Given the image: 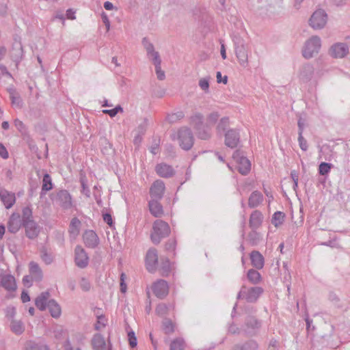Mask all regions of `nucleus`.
Here are the masks:
<instances>
[{"instance_id":"obj_1","label":"nucleus","mask_w":350,"mask_h":350,"mask_svg":"<svg viewBox=\"0 0 350 350\" xmlns=\"http://www.w3.org/2000/svg\"><path fill=\"white\" fill-rule=\"evenodd\" d=\"M170 231V227L167 222L161 219L156 220L153 224L150 234L152 243L159 244L163 239L169 236Z\"/></svg>"},{"instance_id":"obj_2","label":"nucleus","mask_w":350,"mask_h":350,"mask_svg":"<svg viewBox=\"0 0 350 350\" xmlns=\"http://www.w3.org/2000/svg\"><path fill=\"white\" fill-rule=\"evenodd\" d=\"M235 53L240 64L245 66L248 62L247 49L245 41L239 36L234 35L232 38Z\"/></svg>"},{"instance_id":"obj_3","label":"nucleus","mask_w":350,"mask_h":350,"mask_svg":"<svg viewBox=\"0 0 350 350\" xmlns=\"http://www.w3.org/2000/svg\"><path fill=\"white\" fill-rule=\"evenodd\" d=\"M51 200L63 209L67 210L72 207V198L66 189H60L51 194Z\"/></svg>"},{"instance_id":"obj_4","label":"nucleus","mask_w":350,"mask_h":350,"mask_svg":"<svg viewBox=\"0 0 350 350\" xmlns=\"http://www.w3.org/2000/svg\"><path fill=\"white\" fill-rule=\"evenodd\" d=\"M262 325L261 321L254 316H248L245 320L243 325V333L248 336H253L257 334Z\"/></svg>"},{"instance_id":"obj_5","label":"nucleus","mask_w":350,"mask_h":350,"mask_svg":"<svg viewBox=\"0 0 350 350\" xmlns=\"http://www.w3.org/2000/svg\"><path fill=\"white\" fill-rule=\"evenodd\" d=\"M321 39L314 36L311 37L305 44L303 50V56L306 59H310L316 53H318L321 48Z\"/></svg>"},{"instance_id":"obj_6","label":"nucleus","mask_w":350,"mask_h":350,"mask_svg":"<svg viewBox=\"0 0 350 350\" xmlns=\"http://www.w3.org/2000/svg\"><path fill=\"white\" fill-rule=\"evenodd\" d=\"M180 146L185 150L191 148L193 144V136L190 129L187 127L181 128L178 133Z\"/></svg>"},{"instance_id":"obj_7","label":"nucleus","mask_w":350,"mask_h":350,"mask_svg":"<svg viewBox=\"0 0 350 350\" xmlns=\"http://www.w3.org/2000/svg\"><path fill=\"white\" fill-rule=\"evenodd\" d=\"M310 25L314 29H322L327 23V14L323 10L315 11L309 20Z\"/></svg>"},{"instance_id":"obj_8","label":"nucleus","mask_w":350,"mask_h":350,"mask_svg":"<svg viewBox=\"0 0 350 350\" xmlns=\"http://www.w3.org/2000/svg\"><path fill=\"white\" fill-rule=\"evenodd\" d=\"M158 264L157 251L154 248L148 250L146 256V265L147 270L152 273L156 271Z\"/></svg>"},{"instance_id":"obj_9","label":"nucleus","mask_w":350,"mask_h":350,"mask_svg":"<svg viewBox=\"0 0 350 350\" xmlns=\"http://www.w3.org/2000/svg\"><path fill=\"white\" fill-rule=\"evenodd\" d=\"M152 291L157 297L163 299L167 295L169 292L167 282L164 280H157L152 286Z\"/></svg>"},{"instance_id":"obj_10","label":"nucleus","mask_w":350,"mask_h":350,"mask_svg":"<svg viewBox=\"0 0 350 350\" xmlns=\"http://www.w3.org/2000/svg\"><path fill=\"white\" fill-rule=\"evenodd\" d=\"M165 189V187L163 180H155L150 189L151 199L161 200L163 196Z\"/></svg>"},{"instance_id":"obj_11","label":"nucleus","mask_w":350,"mask_h":350,"mask_svg":"<svg viewBox=\"0 0 350 350\" xmlns=\"http://www.w3.org/2000/svg\"><path fill=\"white\" fill-rule=\"evenodd\" d=\"M240 141V135L236 129H229L225 133V145L229 148H236Z\"/></svg>"},{"instance_id":"obj_12","label":"nucleus","mask_w":350,"mask_h":350,"mask_svg":"<svg viewBox=\"0 0 350 350\" xmlns=\"http://www.w3.org/2000/svg\"><path fill=\"white\" fill-rule=\"evenodd\" d=\"M75 262L76 265L82 269L86 267L88 265L89 258L85 250L81 246L78 245L75 247Z\"/></svg>"},{"instance_id":"obj_13","label":"nucleus","mask_w":350,"mask_h":350,"mask_svg":"<svg viewBox=\"0 0 350 350\" xmlns=\"http://www.w3.org/2000/svg\"><path fill=\"white\" fill-rule=\"evenodd\" d=\"M349 52V47L345 43L338 42L332 46L329 53L335 58H342Z\"/></svg>"},{"instance_id":"obj_14","label":"nucleus","mask_w":350,"mask_h":350,"mask_svg":"<svg viewBox=\"0 0 350 350\" xmlns=\"http://www.w3.org/2000/svg\"><path fill=\"white\" fill-rule=\"evenodd\" d=\"M10 55L17 68L23 56V46L20 42H15L13 43L12 49L10 52Z\"/></svg>"},{"instance_id":"obj_15","label":"nucleus","mask_w":350,"mask_h":350,"mask_svg":"<svg viewBox=\"0 0 350 350\" xmlns=\"http://www.w3.org/2000/svg\"><path fill=\"white\" fill-rule=\"evenodd\" d=\"M23 226V221L18 213H13L8 221V229L11 233H16L21 227Z\"/></svg>"},{"instance_id":"obj_16","label":"nucleus","mask_w":350,"mask_h":350,"mask_svg":"<svg viewBox=\"0 0 350 350\" xmlns=\"http://www.w3.org/2000/svg\"><path fill=\"white\" fill-rule=\"evenodd\" d=\"M155 171L159 176L165 178H171L175 174L173 167L164 163L157 164L155 167Z\"/></svg>"},{"instance_id":"obj_17","label":"nucleus","mask_w":350,"mask_h":350,"mask_svg":"<svg viewBox=\"0 0 350 350\" xmlns=\"http://www.w3.org/2000/svg\"><path fill=\"white\" fill-rule=\"evenodd\" d=\"M83 238L85 246L90 248H95L99 243V239L93 230H86Z\"/></svg>"},{"instance_id":"obj_18","label":"nucleus","mask_w":350,"mask_h":350,"mask_svg":"<svg viewBox=\"0 0 350 350\" xmlns=\"http://www.w3.org/2000/svg\"><path fill=\"white\" fill-rule=\"evenodd\" d=\"M0 199L7 209L12 207L16 202L15 194L5 189H0Z\"/></svg>"},{"instance_id":"obj_19","label":"nucleus","mask_w":350,"mask_h":350,"mask_svg":"<svg viewBox=\"0 0 350 350\" xmlns=\"http://www.w3.org/2000/svg\"><path fill=\"white\" fill-rule=\"evenodd\" d=\"M262 293L263 289L260 286H254L250 288L245 286V300L250 303L256 302Z\"/></svg>"},{"instance_id":"obj_20","label":"nucleus","mask_w":350,"mask_h":350,"mask_svg":"<svg viewBox=\"0 0 350 350\" xmlns=\"http://www.w3.org/2000/svg\"><path fill=\"white\" fill-rule=\"evenodd\" d=\"M23 226L25 228L26 235L28 238L35 239L39 234V227L34 220L24 223Z\"/></svg>"},{"instance_id":"obj_21","label":"nucleus","mask_w":350,"mask_h":350,"mask_svg":"<svg viewBox=\"0 0 350 350\" xmlns=\"http://www.w3.org/2000/svg\"><path fill=\"white\" fill-rule=\"evenodd\" d=\"M29 270L33 280L36 282H40L42 280L43 273L42 269L37 262L31 261L29 264Z\"/></svg>"},{"instance_id":"obj_22","label":"nucleus","mask_w":350,"mask_h":350,"mask_svg":"<svg viewBox=\"0 0 350 350\" xmlns=\"http://www.w3.org/2000/svg\"><path fill=\"white\" fill-rule=\"evenodd\" d=\"M263 220L262 214L259 211H254L250 217L249 225L252 230L258 229L262 224Z\"/></svg>"},{"instance_id":"obj_23","label":"nucleus","mask_w":350,"mask_h":350,"mask_svg":"<svg viewBox=\"0 0 350 350\" xmlns=\"http://www.w3.org/2000/svg\"><path fill=\"white\" fill-rule=\"evenodd\" d=\"M160 200L151 199L148 202V206L150 213L156 217H161L163 215V209Z\"/></svg>"},{"instance_id":"obj_24","label":"nucleus","mask_w":350,"mask_h":350,"mask_svg":"<svg viewBox=\"0 0 350 350\" xmlns=\"http://www.w3.org/2000/svg\"><path fill=\"white\" fill-rule=\"evenodd\" d=\"M50 293L49 291L41 293L35 300V305L40 310L44 311L48 306V301L50 300Z\"/></svg>"},{"instance_id":"obj_25","label":"nucleus","mask_w":350,"mask_h":350,"mask_svg":"<svg viewBox=\"0 0 350 350\" xmlns=\"http://www.w3.org/2000/svg\"><path fill=\"white\" fill-rule=\"evenodd\" d=\"M1 284L8 291H15L16 289L15 278L12 275H3L1 280Z\"/></svg>"},{"instance_id":"obj_26","label":"nucleus","mask_w":350,"mask_h":350,"mask_svg":"<svg viewBox=\"0 0 350 350\" xmlns=\"http://www.w3.org/2000/svg\"><path fill=\"white\" fill-rule=\"evenodd\" d=\"M314 68L309 64H304L301 66L299 71V79L303 82L309 81L313 75Z\"/></svg>"},{"instance_id":"obj_27","label":"nucleus","mask_w":350,"mask_h":350,"mask_svg":"<svg viewBox=\"0 0 350 350\" xmlns=\"http://www.w3.org/2000/svg\"><path fill=\"white\" fill-rule=\"evenodd\" d=\"M12 105L14 107L21 109L23 107V101L20 94L14 88L8 90Z\"/></svg>"},{"instance_id":"obj_28","label":"nucleus","mask_w":350,"mask_h":350,"mask_svg":"<svg viewBox=\"0 0 350 350\" xmlns=\"http://www.w3.org/2000/svg\"><path fill=\"white\" fill-rule=\"evenodd\" d=\"M251 262L253 267L257 269H261L265 264L263 256L258 251H252L250 253Z\"/></svg>"},{"instance_id":"obj_29","label":"nucleus","mask_w":350,"mask_h":350,"mask_svg":"<svg viewBox=\"0 0 350 350\" xmlns=\"http://www.w3.org/2000/svg\"><path fill=\"white\" fill-rule=\"evenodd\" d=\"M91 345L94 350H106V342L100 334H96L93 336Z\"/></svg>"},{"instance_id":"obj_30","label":"nucleus","mask_w":350,"mask_h":350,"mask_svg":"<svg viewBox=\"0 0 350 350\" xmlns=\"http://www.w3.org/2000/svg\"><path fill=\"white\" fill-rule=\"evenodd\" d=\"M232 350H258V345L255 340H249L244 343L234 345Z\"/></svg>"},{"instance_id":"obj_31","label":"nucleus","mask_w":350,"mask_h":350,"mask_svg":"<svg viewBox=\"0 0 350 350\" xmlns=\"http://www.w3.org/2000/svg\"><path fill=\"white\" fill-rule=\"evenodd\" d=\"M46 308H48L51 315L53 318L57 319L61 315V307L55 299H50L48 301V306Z\"/></svg>"},{"instance_id":"obj_32","label":"nucleus","mask_w":350,"mask_h":350,"mask_svg":"<svg viewBox=\"0 0 350 350\" xmlns=\"http://www.w3.org/2000/svg\"><path fill=\"white\" fill-rule=\"evenodd\" d=\"M263 196L260 192L255 191L252 192L248 200V205L250 208L258 206L262 201Z\"/></svg>"},{"instance_id":"obj_33","label":"nucleus","mask_w":350,"mask_h":350,"mask_svg":"<svg viewBox=\"0 0 350 350\" xmlns=\"http://www.w3.org/2000/svg\"><path fill=\"white\" fill-rule=\"evenodd\" d=\"M155 58L152 59L153 64L155 66V71L157 76L158 79L163 80L165 77V72L161 70V59L160 58V55L159 53H155Z\"/></svg>"},{"instance_id":"obj_34","label":"nucleus","mask_w":350,"mask_h":350,"mask_svg":"<svg viewBox=\"0 0 350 350\" xmlns=\"http://www.w3.org/2000/svg\"><path fill=\"white\" fill-rule=\"evenodd\" d=\"M238 171L243 175H246L251 169L250 161L245 157L237 162Z\"/></svg>"},{"instance_id":"obj_35","label":"nucleus","mask_w":350,"mask_h":350,"mask_svg":"<svg viewBox=\"0 0 350 350\" xmlns=\"http://www.w3.org/2000/svg\"><path fill=\"white\" fill-rule=\"evenodd\" d=\"M334 332V327L331 324L325 323L322 327L321 337L323 339L328 340L332 336Z\"/></svg>"},{"instance_id":"obj_36","label":"nucleus","mask_w":350,"mask_h":350,"mask_svg":"<svg viewBox=\"0 0 350 350\" xmlns=\"http://www.w3.org/2000/svg\"><path fill=\"white\" fill-rule=\"evenodd\" d=\"M80 225L81 221L77 217L72 219L69 226V232L72 237H75L79 234Z\"/></svg>"},{"instance_id":"obj_37","label":"nucleus","mask_w":350,"mask_h":350,"mask_svg":"<svg viewBox=\"0 0 350 350\" xmlns=\"http://www.w3.org/2000/svg\"><path fill=\"white\" fill-rule=\"evenodd\" d=\"M25 350H49L48 347L42 342L29 341L25 345Z\"/></svg>"},{"instance_id":"obj_38","label":"nucleus","mask_w":350,"mask_h":350,"mask_svg":"<svg viewBox=\"0 0 350 350\" xmlns=\"http://www.w3.org/2000/svg\"><path fill=\"white\" fill-rule=\"evenodd\" d=\"M40 258L46 265H51L53 262V256L51 253L47 252L46 247L42 246L40 250Z\"/></svg>"},{"instance_id":"obj_39","label":"nucleus","mask_w":350,"mask_h":350,"mask_svg":"<svg viewBox=\"0 0 350 350\" xmlns=\"http://www.w3.org/2000/svg\"><path fill=\"white\" fill-rule=\"evenodd\" d=\"M142 44L144 47L146 49L147 54L149 57H152V59L155 58V53H159L157 51H154V48L153 44L148 41L146 38H144L142 40Z\"/></svg>"},{"instance_id":"obj_40","label":"nucleus","mask_w":350,"mask_h":350,"mask_svg":"<svg viewBox=\"0 0 350 350\" xmlns=\"http://www.w3.org/2000/svg\"><path fill=\"white\" fill-rule=\"evenodd\" d=\"M248 240L252 245H256L262 240V236L256 230H252L248 234Z\"/></svg>"},{"instance_id":"obj_41","label":"nucleus","mask_w":350,"mask_h":350,"mask_svg":"<svg viewBox=\"0 0 350 350\" xmlns=\"http://www.w3.org/2000/svg\"><path fill=\"white\" fill-rule=\"evenodd\" d=\"M247 278L252 284H258L261 280V275L260 273L253 269H251L247 272Z\"/></svg>"},{"instance_id":"obj_42","label":"nucleus","mask_w":350,"mask_h":350,"mask_svg":"<svg viewBox=\"0 0 350 350\" xmlns=\"http://www.w3.org/2000/svg\"><path fill=\"white\" fill-rule=\"evenodd\" d=\"M171 270L170 262L167 258L162 259L160 266V271L163 276H167Z\"/></svg>"},{"instance_id":"obj_43","label":"nucleus","mask_w":350,"mask_h":350,"mask_svg":"<svg viewBox=\"0 0 350 350\" xmlns=\"http://www.w3.org/2000/svg\"><path fill=\"white\" fill-rule=\"evenodd\" d=\"M42 190L50 191L53 189L52 179L50 175L47 173L44 174L42 178Z\"/></svg>"},{"instance_id":"obj_44","label":"nucleus","mask_w":350,"mask_h":350,"mask_svg":"<svg viewBox=\"0 0 350 350\" xmlns=\"http://www.w3.org/2000/svg\"><path fill=\"white\" fill-rule=\"evenodd\" d=\"M185 348V341L180 338L174 339L170 345V350H184Z\"/></svg>"},{"instance_id":"obj_45","label":"nucleus","mask_w":350,"mask_h":350,"mask_svg":"<svg viewBox=\"0 0 350 350\" xmlns=\"http://www.w3.org/2000/svg\"><path fill=\"white\" fill-rule=\"evenodd\" d=\"M285 215L284 213L281 211H277L275 212L271 219V223L275 226L278 227L280 224H282L284 221Z\"/></svg>"},{"instance_id":"obj_46","label":"nucleus","mask_w":350,"mask_h":350,"mask_svg":"<svg viewBox=\"0 0 350 350\" xmlns=\"http://www.w3.org/2000/svg\"><path fill=\"white\" fill-rule=\"evenodd\" d=\"M191 122L194 126L196 129H198L202 126L203 122V116L197 113L191 117Z\"/></svg>"},{"instance_id":"obj_47","label":"nucleus","mask_w":350,"mask_h":350,"mask_svg":"<svg viewBox=\"0 0 350 350\" xmlns=\"http://www.w3.org/2000/svg\"><path fill=\"white\" fill-rule=\"evenodd\" d=\"M10 327L12 331L16 334H21L24 331L23 325L21 321L12 320Z\"/></svg>"},{"instance_id":"obj_48","label":"nucleus","mask_w":350,"mask_h":350,"mask_svg":"<svg viewBox=\"0 0 350 350\" xmlns=\"http://www.w3.org/2000/svg\"><path fill=\"white\" fill-rule=\"evenodd\" d=\"M185 116V114L183 111H178L176 113H174L172 114H168L166 117V120L170 123L172 124L176 122L177 121L181 120Z\"/></svg>"},{"instance_id":"obj_49","label":"nucleus","mask_w":350,"mask_h":350,"mask_svg":"<svg viewBox=\"0 0 350 350\" xmlns=\"http://www.w3.org/2000/svg\"><path fill=\"white\" fill-rule=\"evenodd\" d=\"M333 165L330 163L321 162L319 166V173L322 176L327 175L332 168Z\"/></svg>"},{"instance_id":"obj_50","label":"nucleus","mask_w":350,"mask_h":350,"mask_svg":"<svg viewBox=\"0 0 350 350\" xmlns=\"http://www.w3.org/2000/svg\"><path fill=\"white\" fill-rule=\"evenodd\" d=\"M21 220L23 221V224L33 220L32 217V211L29 207L27 206L23 208Z\"/></svg>"},{"instance_id":"obj_51","label":"nucleus","mask_w":350,"mask_h":350,"mask_svg":"<svg viewBox=\"0 0 350 350\" xmlns=\"http://www.w3.org/2000/svg\"><path fill=\"white\" fill-rule=\"evenodd\" d=\"M163 330L166 334H170L174 331V327L171 320L165 319L163 321Z\"/></svg>"},{"instance_id":"obj_52","label":"nucleus","mask_w":350,"mask_h":350,"mask_svg":"<svg viewBox=\"0 0 350 350\" xmlns=\"http://www.w3.org/2000/svg\"><path fill=\"white\" fill-rule=\"evenodd\" d=\"M229 125V120L228 118H223L220 120L217 129L218 133L224 132L226 131Z\"/></svg>"},{"instance_id":"obj_53","label":"nucleus","mask_w":350,"mask_h":350,"mask_svg":"<svg viewBox=\"0 0 350 350\" xmlns=\"http://www.w3.org/2000/svg\"><path fill=\"white\" fill-rule=\"evenodd\" d=\"M199 86L204 92L208 93L209 92V77L200 79Z\"/></svg>"},{"instance_id":"obj_54","label":"nucleus","mask_w":350,"mask_h":350,"mask_svg":"<svg viewBox=\"0 0 350 350\" xmlns=\"http://www.w3.org/2000/svg\"><path fill=\"white\" fill-rule=\"evenodd\" d=\"M155 311L158 315L163 316L167 313L168 306L163 303L159 304L157 305Z\"/></svg>"},{"instance_id":"obj_55","label":"nucleus","mask_w":350,"mask_h":350,"mask_svg":"<svg viewBox=\"0 0 350 350\" xmlns=\"http://www.w3.org/2000/svg\"><path fill=\"white\" fill-rule=\"evenodd\" d=\"M14 124L16 128L22 135H24L27 133V128L22 121L16 118L14 120Z\"/></svg>"},{"instance_id":"obj_56","label":"nucleus","mask_w":350,"mask_h":350,"mask_svg":"<svg viewBox=\"0 0 350 350\" xmlns=\"http://www.w3.org/2000/svg\"><path fill=\"white\" fill-rule=\"evenodd\" d=\"M79 286H80L81 288L83 291H85V292L89 291L92 286L90 281L85 278H82L81 279V280L79 282Z\"/></svg>"},{"instance_id":"obj_57","label":"nucleus","mask_w":350,"mask_h":350,"mask_svg":"<svg viewBox=\"0 0 350 350\" xmlns=\"http://www.w3.org/2000/svg\"><path fill=\"white\" fill-rule=\"evenodd\" d=\"M197 131V135L199 138L201 139H208L211 137V133L208 130L202 129L201 127L198 129H196Z\"/></svg>"},{"instance_id":"obj_58","label":"nucleus","mask_w":350,"mask_h":350,"mask_svg":"<svg viewBox=\"0 0 350 350\" xmlns=\"http://www.w3.org/2000/svg\"><path fill=\"white\" fill-rule=\"evenodd\" d=\"M129 342L131 347H135L137 344V338L135 336V332L133 331H131L128 333Z\"/></svg>"},{"instance_id":"obj_59","label":"nucleus","mask_w":350,"mask_h":350,"mask_svg":"<svg viewBox=\"0 0 350 350\" xmlns=\"http://www.w3.org/2000/svg\"><path fill=\"white\" fill-rule=\"evenodd\" d=\"M298 135V142L299 147L302 150L306 151L308 150L307 141L303 137V134L299 133Z\"/></svg>"},{"instance_id":"obj_60","label":"nucleus","mask_w":350,"mask_h":350,"mask_svg":"<svg viewBox=\"0 0 350 350\" xmlns=\"http://www.w3.org/2000/svg\"><path fill=\"white\" fill-rule=\"evenodd\" d=\"M243 331V328H239L234 323H231L228 327V332L232 334H239Z\"/></svg>"},{"instance_id":"obj_61","label":"nucleus","mask_w":350,"mask_h":350,"mask_svg":"<svg viewBox=\"0 0 350 350\" xmlns=\"http://www.w3.org/2000/svg\"><path fill=\"white\" fill-rule=\"evenodd\" d=\"M81 187H82V193L87 196H90V190L87 186V180L85 178H81L80 180Z\"/></svg>"},{"instance_id":"obj_62","label":"nucleus","mask_w":350,"mask_h":350,"mask_svg":"<svg viewBox=\"0 0 350 350\" xmlns=\"http://www.w3.org/2000/svg\"><path fill=\"white\" fill-rule=\"evenodd\" d=\"M176 245V241L174 239H170L165 243V247L166 251H174Z\"/></svg>"},{"instance_id":"obj_63","label":"nucleus","mask_w":350,"mask_h":350,"mask_svg":"<svg viewBox=\"0 0 350 350\" xmlns=\"http://www.w3.org/2000/svg\"><path fill=\"white\" fill-rule=\"evenodd\" d=\"M219 118V114L217 112L211 113L207 118V123L212 125L214 124Z\"/></svg>"},{"instance_id":"obj_64","label":"nucleus","mask_w":350,"mask_h":350,"mask_svg":"<svg viewBox=\"0 0 350 350\" xmlns=\"http://www.w3.org/2000/svg\"><path fill=\"white\" fill-rule=\"evenodd\" d=\"M0 157L4 159H8L9 157L8 152L2 143H0Z\"/></svg>"}]
</instances>
